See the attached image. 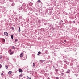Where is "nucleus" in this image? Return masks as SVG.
<instances>
[{
	"mask_svg": "<svg viewBox=\"0 0 79 79\" xmlns=\"http://www.w3.org/2000/svg\"><path fill=\"white\" fill-rule=\"evenodd\" d=\"M23 53H21L20 55V57H21V58H22V57H23Z\"/></svg>",
	"mask_w": 79,
	"mask_h": 79,
	"instance_id": "nucleus-1",
	"label": "nucleus"
},
{
	"mask_svg": "<svg viewBox=\"0 0 79 79\" xmlns=\"http://www.w3.org/2000/svg\"><path fill=\"white\" fill-rule=\"evenodd\" d=\"M19 73H22V69H19Z\"/></svg>",
	"mask_w": 79,
	"mask_h": 79,
	"instance_id": "nucleus-2",
	"label": "nucleus"
},
{
	"mask_svg": "<svg viewBox=\"0 0 79 79\" xmlns=\"http://www.w3.org/2000/svg\"><path fill=\"white\" fill-rule=\"evenodd\" d=\"M4 34L5 35H6V36L8 35V33L6 32H5L4 33Z\"/></svg>",
	"mask_w": 79,
	"mask_h": 79,
	"instance_id": "nucleus-3",
	"label": "nucleus"
},
{
	"mask_svg": "<svg viewBox=\"0 0 79 79\" xmlns=\"http://www.w3.org/2000/svg\"><path fill=\"white\" fill-rule=\"evenodd\" d=\"M12 73V72H11V71H9L8 72V74H11Z\"/></svg>",
	"mask_w": 79,
	"mask_h": 79,
	"instance_id": "nucleus-4",
	"label": "nucleus"
},
{
	"mask_svg": "<svg viewBox=\"0 0 79 79\" xmlns=\"http://www.w3.org/2000/svg\"><path fill=\"white\" fill-rule=\"evenodd\" d=\"M18 31L19 32H21V28L20 27H19Z\"/></svg>",
	"mask_w": 79,
	"mask_h": 79,
	"instance_id": "nucleus-5",
	"label": "nucleus"
},
{
	"mask_svg": "<svg viewBox=\"0 0 79 79\" xmlns=\"http://www.w3.org/2000/svg\"><path fill=\"white\" fill-rule=\"evenodd\" d=\"M70 73V70H68L67 72V73Z\"/></svg>",
	"mask_w": 79,
	"mask_h": 79,
	"instance_id": "nucleus-6",
	"label": "nucleus"
},
{
	"mask_svg": "<svg viewBox=\"0 0 79 79\" xmlns=\"http://www.w3.org/2000/svg\"><path fill=\"white\" fill-rule=\"evenodd\" d=\"M14 53V52H12L10 54V55H13Z\"/></svg>",
	"mask_w": 79,
	"mask_h": 79,
	"instance_id": "nucleus-7",
	"label": "nucleus"
},
{
	"mask_svg": "<svg viewBox=\"0 0 79 79\" xmlns=\"http://www.w3.org/2000/svg\"><path fill=\"white\" fill-rule=\"evenodd\" d=\"M11 38L12 39H13V35H12L11 36Z\"/></svg>",
	"mask_w": 79,
	"mask_h": 79,
	"instance_id": "nucleus-8",
	"label": "nucleus"
},
{
	"mask_svg": "<svg viewBox=\"0 0 79 79\" xmlns=\"http://www.w3.org/2000/svg\"><path fill=\"white\" fill-rule=\"evenodd\" d=\"M15 5V3H12V4H11L12 6H14Z\"/></svg>",
	"mask_w": 79,
	"mask_h": 79,
	"instance_id": "nucleus-9",
	"label": "nucleus"
},
{
	"mask_svg": "<svg viewBox=\"0 0 79 79\" xmlns=\"http://www.w3.org/2000/svg\"><path fill=\"white\" fill-rule=\"evenodd\" d=\"M18 41V40L15 39V42H16Z\"/></svg>",
	"mask_w": 79,
	"mask_h": 79,
	"instance_id": "nucleus-10",
	"label": "nucleus"
},
{
	"mask_svg": "<svg viewBox=\"0 0 79 79\" xmlns=\"http://www.w3.org/2000/svg\"><path fill=\"white\" fill-rule=\"evenodd\" d=\"M5 67L6 68V69H8V66L6 65H5Z\"/></svg>",
	"mask_w": 79,
	"mask_h": 79,
	"instance_id": "nucleus-11",
	"label": "nucleus"
},
{
	"mask_svg": "<svg viewBox=\"0 0 79 79\" xmlns=\"http://www.w3.org/2000/svg\"><path fill=\"white\" fill-rule=\"evenodd\" d=\"M2 41L3 42H5V39H3L2 40Z\"/></svg>",
	"mask_w": 79,
	"mask_h": 79,
	"instance_id": "nucleus-12",
	"label": "nucleus"
},
{
	"mask_svg": "<svg viewBox=\"0 0 79 79\" xmlns=\"http://www.w3.org/2000/svg\"><path fill=\"white\" fill-rule=\"evenodd\" d=\"M33 66L34 67L35 66V63H33Z\"/></svg>",
	"mask_w": 79,
	"mask_h": 79,
	"instance_id": "nucleus-13",
	"label": "nucleus"
},
{
	"mask_svg": "<svg viewBox=\"0 0 79 79\" xmlns=\"http://www.w3.org/2000/svg\"><path fill=\"white\" fill-rule=\"evenodd\" d=\"M27 78L28 79H31V78L29 77H28V76H27Z\"/></svg>",
	"mask_w": 79,
	"mask_h": 79,
	"instance_id": "nucleus-14",
	"label": "nucleus"
},
{
	"mask_svg": "<svg viewBox=\"0 0 79 79\" xmlns=\"http://www.w3.org/2000/svg\"><path fill=\"white\" fill-rule=\"evenodd\" d=\"M40 0H38V1H37V2L38 3H40Z\"/></svg>",
	"mask_w": 79,
	"mask_h": 79,
	"instance_id": "nucleus-15",
	"label": "nucleus"
},
{
	"mask_svg": "<svg viewBox=\"0 0 79 79\" xmlns=\"http://www.w3.org/2000/svg\"><path fill=\"white\" fill-rule=\"evenodd\" d=\"M2 56H0V59H2Z\"/></svg>",
	"mask_w": 79,
	"mask_h": 79,
	"instance_id": "nucleus-16",
	"label": "nucleus"
},
{
	"mask_svg": "<svg viewBox=\"0 0 79 79\" xmlns=\"http://www.w3.org/2000/svg\"><path fill=\"white\" fill-rule=\"evenodd\" d=\"M58 69H56L55 70V71H56V72H58Z\"/></svg>",
	"mask_w": 79,
	"mask_h": 79,
	"instance_id": "nucleus-17",
	"label": "nucleus"
},
{
	"mask_svg": "<svg viewBox=\"0 0 79 79\" xmlns=\"http://www.w3.org/2000/svg\"><path fill=\"white\" fill-rule=\"evenodd\" d=\"M2 65L1 64H0V68H2Z\"/></svg>",
	"mask_w": 79,
	"mask_h": 79,
	"instance_id": "nucleus-18",
	"label": "nucleus"
},
{
	"mask_svg": "<svg viewBox=\"0 0 79 79\" xmlns=\"http://www.w3.org/2000/svg\"><path fill=\"white\" fill-rule=\"evenodd\" d=\"M15 47L13 46L12 47V49H15Z\"/></svg>",
	"mask_w": 79,
	"mask_h": 79,
	"instance_id": "nucleus-19",
	"label": "nucleus"
},
{
	"mask_svg": "<svg viewBox=\"0 0 79 79\" xmlns=\"http://www.w3.org/2000/svg\"><path fill=\"white\" fill-rule=\"evenodd\" d=\"M38 53H39V54H41V52H40V51H39V52H38Z\"/></svg>",
	"mask_w": 79,
	"mask_h": 79,
	"instance_id": "nucleus-20",
	"label": "nucleus"
},
{
	"mask_svg": "<svg viewBox=\"0 0 79 79\" xmlns=\"http://www.w3.org/2000/svg\"><path fill=\"white\" fill-rule=\"evenodd\" d=\"M19 77H22V74L19 75Z\"/></svg>",
	"mask_w": 79,
	"mask_h": 79,
	"instance_id": "nucleus-21",
	"label": "nucleus"
},
{
	"mask_svg": "<svg viewBox=\"0 0 79 79\" xmlns=\"http://www.w3.org/2000/svg\"><path fill=\"white\" fill-rule=\"evenodd\" d=\"M11 29L12 30H14V28L13 27H12Z\"/></svg>",
	"mask_w": 79,
	"mask_h": 79,
	"instance_id": "nucleus-22",
	"label": "nucleus"
},
{
	"mask_svg": "<svg viewBox=\"0 0 79 79\" xmlns=\"http://www.w3.org/2000/svg\"><path fill=\"white\" fill-rule=\"evenodd\" d=\"M62 74V76H63V75H64V73H62V74Z\"/></svg>",
	"mask_w": 79,
	"mask_h": 79,
	"instance_id": "nucleus-23",
	"label": "nucleus"
},
{
	"mask_svg": "<svg viewBox=\"0 0 79 79\" xmlns=\"http://www.w3.org/2000/svg\"><path fill=\"white\" fill-rule=\"evenodd\" d=\"M9 52H11V50L10 49V50H9Z\"/></svg>",
	"mask_w": 79,
	"mask_h": 79,
	"instance_id": "nucleus-24",
	"label": "nucleus"
},
{
	"mask_svg": "<svg viewBox=\"0 0 79 79\" xmlns=\"http://www.w3.org/2000/svg\"><path fill=\"white\" fill-rule=\"evenodd\" d=\"M3 73H1L2 76H3Z\"/></svg>",
	"mask_w": 79,
	"mask_h": 79,
	"instance_id": "nucleus-25",
	"label": "nucleus"
},
{
	"mask_svg": "<svg viewBox=\"0 0 79 79\" xmlns=\"http://www.w3.org/2000/svg\"><path fill=\"white\" fill-rule=\"evenodd\" d=\"M56 79H59V78L58 77H56Z\"/></svg>",
	"mask_w": 79,
	"mask_h": 79,
	"instance_id": "nucleus-26",
	"label": "nucleus"
},
{
	"mask_svg": "<svg viewBox=\"0 0 79 79\" xmlns=\"http://www.w3.org/2000/svg\"><path fill=\"white\" fill-rule=\"evenodd\" d=\"M67 63L68 64H69V62H67Z\"/></svg>",
	"mask_w": 79,
	"mask_h": 79,
	"instance_id": "nucleus-27",
	"label": "nucleus"
},
{
	"mask_svg": "<svg viewBox=\"0 0 79 79\" xmlns=\"http://www.w3.org/2000/svg\"><path fill=\"white\" fill-rule=\"evenodd\" d=\"M64 42H66V40H64Z\"/></svg>",
	"mask_w": 79,
	"mask_h": 79,
	"instance_id": "nucleus-28",
	"label": "nucleus"
},
{
	"mask_svg": "<svg viewBox=\"0 0 79 79\" xmlns=\"http://www.w3.org/2000/svg\"><path fill=\"white\" fill-rule=\"evenodd\" d=\"M37 55H39V53H38V54H37Z\"/></svg>",
	"mask_w": 79,
	"mask_h": 79,
	"instance_id": "nucleus-29",
	"label": "nucleus"
}]
</instances>
